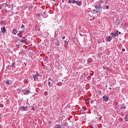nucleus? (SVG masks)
I'll use <instances>...</instances> for the list:
<instances>
[{
  "instance_id": "3",
  "label": "nucleus",
  "mask_w": 128,
  "mask_h": 128,
  "mask_svg": "<svg viewBox=\"0 0 128 128\" xmlns=\"http://www.w3.org/2000/svg\"><path fill=\"white\" fill-rule=\"evenodd\" d=\"M102 2H104L102 1H101L100 4L99 5H98V4L95 5L94 8L98 10H100V12H102V6L101 4H102Z\"/></svg>"
},
{
  "instance_id": "36",
  "label": "nucleus",
  "mask_w": 128,
  "mask_h": 128,
  "mask_svg": "<svg viewBox=\"0 0 128 128\" xmlns=\"http://www.w3.org/2000/svg\"><path fill=\"white\" fill-rule=\"evenodd\" d=\"M122 52H126V49L124 48H122Z\"/></svg>"
},
{
  "instance_id": "45",
  "label": "nucleus",
  "mask_w": 128,
  "mask_h": 128,
  "mask_svg": "<svg viewBox=\"0 0 128 128\" xmlns=\"http://www.w3.org/2000/svg\"><path fill=\"white\" fill-rule=\"evenodd\" d=\"M17 48H20V45L19 44L17 45Z\"/></svg>"
},
{
  "instance_id": "16",
  "label": "nucleus",
  "mask_w": 128,
  "mask_h": 128,
  "mask_svg": "<svg viewBox=\"0 0 128 128\" xmlns=\"http://www.w3.org/2000/svg\"><path fill=\"white\" fill-rule=\"evenodd\" d=\"M54 128H62V126L60 124H56L54 126Z\"/></svg>"
},
{
  "instance_id": "54",
  "label": "nucleus",
  "mask_w": 128,
  "mask_h": 128,
  "mask_svg": "<svg viewBox=\"0 0 128 128\" xmlns=\"http://www.w3.org/2000/svg\"><path fill=\"white\" fill-rule=\"evenodd\" d=\"M86 122V120H83V122Z\"/></svg>"
},
{
  "instance_id": "20",
  "label": "nucleus",
  "mask_w": 128,
  "mask_h": 128,
  "mask_svg": "<svg viewBox=\"0 0 128 128\" xmlns=\"http://www.w3.org/2000/svg\"><path fill=\"white\" fill-rule=\"evenodd\" d=\"M32 8H34V6H32V5L28 6L29 10H32Z\"/></svg>"
},
{
  "instance_id": "38",
  "label": "nucleus",
  "mask_w": 128,
  "mask_h": 128,
  "mask_svg": "<svg viewBox=\"0 0 128 128\" xmlns=\"http://www.w3.org/2000/svg\"><path fill=\"white\" fill-rule=\"evenodd\" d=\"M32 110H34V107H32Z\"/></svg>"
},
{
  "instance_id": "10",
  "label": "nucleus",
  "mask_w": 128,
  "mask_h": 128,
  "mask_svg": "<svg viewBox=\"0 0 128 128\" xmlns=\"http://www.w3.org/2000/svg\"><path fill=\"white\" fill-rule=\"evenodd\" d=\"M9 70H12V68H16V62H14L12 63V65L8 66Z\"/></svg>"
},
{
  "instance_id": "49",
  "label": "nucleus",
  "mask_w": 128,
  "mask_h": 128,
  "mask_svg": "<svg viewBox=\"0 0 128 128\" xmlns=\"http://www.w3.org/2000/svg\"><path fill=\"white\" fill-rule=\"evenodd\" d=\"M62 2H64V0H62Z\"/></svg>"
},
{
  "instance_id": "47",
  "label": "nucleus",
  "mask_w": 128,
  "mask_h": 128,
  "mask_svg": "<svg viewBox=\"0 0 128 128\" xmlns=\"http://www.w3.org/2000/svg\"><path fill=\"white\" fill-rule=\"evenodd\" d=\"M109 88V90H112V88H110V87H109V88Z\"/></svg>"
},
{
  "instance_id": "48",
  "label": "nucleus",
  "mask_w": 128,
  "mask_h": 128,
  "mask_svg": "<svg viewBox=\"0 0 128 128\" xmlns=\"http://www.w3.org/2000/svg\"><path fill=\"white\" fill-rule=\"evenodd\" d=\"M103 68H104V70H106V67L103 66Z\"/></svg>"
},
{
  "instance_id": "13",
  "label": "nucleus",
  "mask_w": 128,
  "mask_h": 128,
  "mask_svg": "<svg viewBox=\"0 0 128 128\" xmlns=\"http://www.w3.org/2000/svg\"><path fill=\"white\" fill-rule=\"evenodd\" d=\"M42 16L45 18H46L48 16V15L46 12H43L42 14Z\"/></svg>"
},
{
  "instance_id": "55",
  "label": "nucleus",
  "mask_w": 128,
  "mask_h": 128,
  "mask_svg": "<svg viewBox=\"0 0 128 128\" xmlns=\"http://www.w3.org/2000/svg\"><path fill=\"white\" fill-rule=\"evenodd\" d=\"M91 128H94V126H92Z\"/></svg>"
},
{
  "instance_id": "42",
  "label": "nucleus",
  "mask_w": 128,
  "mask_h": 128,
  "mask_svg": "<svg viewBox=\"0 0 128 128\" xmlns=\"http://www.w3.org/2000/svg\"><path fill=\"white\" fill-rule=\"evenodd\" d=\"M96 10H93V12H96Z\"/></svg>"
},
{
  "instance_id": "6",
  "label": "nucleus",
  "mask_w": 128,
  "mask_h": 128,
  "mask_svg": "<svg viewBox=\"0 0 128 128\" xmlns=\"http://www.w3.org/2000/svg\"><path fill=\"white\" fill-rule=\"evenodd\" d=\"M112 38L111 36H107L106 38V42H112Z\"/></svg>"
},
{
  "instance_id": "58",
  "label": "nucleus",
  "mask_w": 128,
  "mask_h": 128,
  "mask_svg": "<svg viewBox=\"0 0 128 128\" xmlns=\"http://www.w3.org/2000/svg\"><path fill=\"white\" fill-rule=\"evenodd\" d=\"M12 70H14V68H12Z\"/></svg>"
},
{
  "instance_id": "61",
  "label": "nucleus",
  "mask_w": 128,
  "mask_h": 128,
  "mask_svg": "<svg viewBox=\"0 0 128 128\" xmlns=\"http://www.w3.org/2000/svg\"><path fill=\"white\" fill-rule=\"evenodd\" d=\"M65 46H68V45H66V44H65Z\"/></svg>"
},
{
  "instance_id": "51",
  "label": "nucleus",
  "mask_w": 128,
  "mask_h": 128,
  "mask_svg": "<svg viewBox=\"0 0 128 128\" xmlns=\"http://www.w3.org/2000/svg\"><path fill=\"white\" fill-rule=\"evenodd\" d=\"M0 118H2V114H0Z\"/></svg>"
},
{
  "instance_id": "7",
  "label": "nucleus",
  "mask_w": 128,
  "mask_h": 128,
  "mask_svg": "<svg viewBox=\"0 0 128 128\" xmlns=\"http://www.w3.org/2000/svg\"><path fill=\"white\" fill-rule=\"evenodd\" d=\"M10 80H7L4 81V84H6V86H12V84L10 83Z\"/></svg>"
},
{
  "instance_id": "24",
  "label": "nucleus",
  "mask_w": 128,
  "mask_h": 128,
  "mask_svg": "<svg viewBox=\"0 0 128 128\" xmlns=\"http://www.w3.org/2000/svg\"><path fill=\"white\" fill-rule=\"evenodd\" d=\"M48 95V93L47 92H44V96H46Z\"/></svg>"
},
{
  "instance_id": "30",
  "label": "nucleus",
  "mask_w": 128,
  "mask_h": 128,
  "mask_svg": "<svg viewBox=\"0 0 128 128\" xmlns=\"http://www.w3.org/2000/svg\"><path fill=\"white\" fill-rule=\"evenodd\" d=\"M4 24V21L1 20V21L0 22V24Z\"/></svg>"
},
{
  "instance_id": "46",
  "label": "nucleus",
  "mask_w": 128,
  "mask_h": 128,
  "mask_svg": "<svg viewBox=\"0 0 128 128\" xmlns=\"http://www.w3.org/2000/svg\"><path fill=\"white\" fill-rule=\"evenodd\" d=\"M68 108H70V106H68Z\"/></svg>"
},
{
  "instance_id": "57",
  "label": "nucleus",
  "mask_w": 128,
  "mask_h": 128,
  "mask_svg": "<svg viewBox=\"0 0 128 128\" xmlns=\"http://www.w3.org/2000/svg\"><path fill=\"white\" fill-rule=\"evenodd\" d=\"M120 24V22H119V23L118 24L119 25Z\"/></svg>"
},
{
  "instance_id": "39",
  "label": "nucleus",
  "mask_w": 128,
  "mask_h": 128,
  "mask_svg": "<svg viewBox=\"0 0 128 128\" xmlns=\"http://www.w3.org/2000/svg\"><path fill=\"white\" fill-rule=\"evenodd\" d=\"M64 38H66V36H64L62 37V40H64Z\"/></svg>"
},
{
  "instance_id": "41",
  "label": "nucleus",
  "mask_w": 128,
  "mask_h": 128,
  "mask_svg": "<svg viewBox=\"0 0 128 128\" xmlns=\"http://www.w3.org/2000/svg\"><path fill=\"white\" fill-rule=\"evenodd\" d=\"M88 100H92V99L90 98H88Z\"/></svg>"
},
{
  "instance_id": "26",
  "label": "nucleus",
  "mask_w": 128,
  "mask_h": 128,
  "mask_svg": "<svg viewBox=\"0 0 128 128\" xmlns=\"http://www.w3.org/2000/svg\"><path fill=\"white\" fill-rule=\"evenodd\" d=\"M76 0H72V4H76Z\"/></svg>"
},
{
  "instance_id": "12",
  "label": "nucleus",
  "mask_w": 128,
  "mask_h": 128,
  "mask_svg": "<svg viewBox=\"0 0 128 128\" xmlns=\"http://www.w3.org/2000/svg\"><path fill=\"white\" fill-rule=\"evenodd\" d=\"M120 108L122 110H124L126 109V106L124 105V104H121Z\"/></svg>"
},
{
  "instance_id": "21",
  "label": "nucleus",
  "mask_w": 128,
  "mask_h": 128,
  "mask_svg": "<svg viewBox=\"0 0 128 128\" xmlns=\"http://www.w3.org/2000/svg\"><path fill=\"white\" fill-rule=\"evenodd\" d=\"M57 86H62V84L61 82H58L57 83Z\"/></svg>"
},
{
  "instance_id": "5",
  "label": "nucleus",
  "mask_w": 128,
  "mask_h": 128,
  "mask_svg": "<svg viewBox=\"0 0 128 128\" xmlns=\"http://www.w3.org/2000/svg\"><path fill=\"white\" fill-rule=\"evenodd\" d=\"M109 98L108 96L104 95L102 96V100L104 102H108Z\"/></svg>"
},
{
  "instance_id": "29",
  "label": "nucleus",
  "mask_w": 128,
  "mask_h": 128,
  "mask_svg": "<svg viewBox=\"0 0 128 128\" xmlns=\"http://www.w3.org/2000/svg\"><path fill=\"white\" fill-rule=\"evenodd\" d=\"M68 4H72V0H69L68 1Z\"/></svg>"
},
{
  "instance_id": "32",
  "label": "nucleus",
  "mask_w": 128,
  "mask_h": 128,
  "mask_svg": "<svg viewBox=\"0 0 128 128\" xmlns=\"http://www.w3.org/2000/svg\"><path fill=\"white\" fill-rule=\"evenodd\" d=\"M22 38H23V40H27L26 38L24 36H22Z\"/></svg>"
},
{
  "instance_id": "59",
  "label": "nucleus",
  "mask_w": 128,
  "mask_h": 128,
  "mask_svg": "<svg viewBox=\"0 0 128 128\" xmlns=\"http://www.w3.org/2000/svg\"><path fill=\"white\" fill-rule=\"evenodd\" d=\"M106 86V88H108V86Z\"/></svg>"
},
{
  "instance_id": "35",
  "label": "nucleus",
  "mask_w": 128,
  "mask_h": 128,
  "mask_svg": "<svg viewBox=\"0 0 128 128\" xmlns=\"http://www.w3.org/2000/svg\"><path fill=\"white\" fill-rule=\"evenodd\" d=\"M3 4H5V6H8V4H6V3H4Z\"/></svg>"
},
{
  "instance_id": "50",
  "label": "nucleus",
  "mask_w": 128,
  "mask_h": 128,
  "mask_svg": "<svg viewBox=\"0 0 128 128\" xmlns=\"http://www.w3.org/2000/svg\"><path fill=\"white\" fill-rule=\"evenodd\" d=\"M93 20H96V17H94Z\"/></svg>"
},
{
  "instance_id": "22",
  "label": "nucleus",
  "mask_w": 128,
  "mask_h": 128,
  "mask_svg": "<svg viewBox=\"0 0 128 128\" xmlns=\"http://www.w3.org/2000/svg\"><path fill=\"white\" fill-rule=\"evenodd\" d=\"M24 30H22V31H20V34H24Z\"/></svg>"
},
{
  "instance_id": "18",
  "label": "nucleus",
  "mask_w": 128,
  "mask_h": 128,
  "mask_svg": "<svg viewBox=\"0 0 128 128\" xmlns=\"http://www.w3.org/2000/svg\"><path fill=\"white\" fill-rule=\"evenodd\" d=\"M124 118L125 119V122H128V115H126Z\"/></svg>"
},
{
  "instance_id": "60",
  "label": "nucleus",
  "mask_w": 128,
  "mask_h": 128,
  "mask_svg": "<svg viewBox=\"0 0 128 128\" xmlns=\"http://www.w3.org/2000/svg\"><path fill=\"white\" fill-rule=\"evenodd\" d=\"M16 14H18V12H16Z\"/></svg>"
},
{
  "instance_id": "19",
  "label": "nucleus",
  "mask_w": 128,
  "mask_h": 128,
  "mask_svg": "<svg viewBox=\"0 0 128 128\" xmlns=\"http://www.w3.org/2000/svg\"><path fill=\"white\" fill-rule=\"evenodd\" d=\"M94 14H100V10H98V9H96Z\"/></svg>"
},
{
  "instance_id": "37",
  "label": "nucleus",
  "mask_w": 128,
  "mask_h": 128,
  "mask_svg": "<svg viewBox=\"0 0 128 128\" xmlns=\"http://www.w3.org/2000/svg\"><path fill=\"white\" fill-rule=\"evenodd\" d=\"M98 94H102V91L100 90L98 92Z\"/></svg>"
},
{
  "instance_id": "27",
  "label": "nucleus",
  "mask_w": 128,
  "mask_h": 128,
  "mask_svg": "<svg viewBox=\"0 0 128 128\" xmlns=\"http://www.w3.org/2000/svg\"><path fill=\"white\" fill-rule=\"evenodd\" d=\"M90 104H94V100H90Z\"/></svg>"
},
{
  "instance_id": "34",
  "label": "nucleus",
  "mask_w": 128,
  "mask_h": 128,
  "mask_svg": "<svg viewBox=\"0 0 128 128\" xmlns=\"http://www.w3.org/2000/svg\"><path fill=\"white\" fill-rule=\"evenodd\" d=\"M2 6L0 4V10H2Z\"/></svg>"
},
{
  "instance_id": "15",
  "label": "nucleus",
  "mask_w": 128,
  "mask_h": 128,
  "mask_svg": "<svg viewBox=\"0 0 128 128\" xmlns=\"http://www.w3.org/2000/svg\"><path fill=\"white\" fill-rule=\"evenodd\" d=\"M76 4H77L78 6H82V1H76Z\"/></svg>"
},
{
  "instance_id": "23",
  "label": "nucleus",
  "mask_w": 128,
  "mask_h": 128,
  "mask_svg": "<svg viewBox=\"0 0 128 128\" xmlns=\"http://www.w3.org/2000/svg\"><path fill=\"white\" fill-rule=\"evenodd\" d=\"M64 42H65V44H68V40H64Z\"/></svg>"
},
{
  "instance_id": "31",
  "label": "nucleus",
  "mask_w": 128,
  "mask_h": 128,
  "mask_svg": "<svg viewBox=\"0 0 128 128\" xmlns=\"http://www.w3.org/2000/svg\"><path fill=\"white\" fill-rule=\"evenodd\" d=\"M24 28V24H22V26H21V28Z\"/></svg>"
},
{
  "instance_id": "44",
  "label": "nucleus",
  "mask_w": 128,
  "mask_h": 128,
  "mask_svg": "<svg viewBox=\"0 0 128 128\" xmlns=\"http://www.w3.org/2000/svg\"><path fill=\"white\" fill-rule=\"evenodd\" d=\"M118 34H122V32H118Z\"/></svg>"
},
{
  "instance_id": "8",
  "label": "nucleus",
  "mask_w": 128,
  "mask_h": 128,
  "mask_svg": "<svg viewBox=\"0 0 128 128\" xmlns=\"http://www.w3.org/2000/svg\"><path fill=\"white\" fill-rule=\"evenodd\" d=\"M11 32L12 34H14V36H16V34H18V30H16V29H12Z\"/></svg>"
},
{
  "instance_id": "28",
  "label": "nucleus",
  "mask_w": 128,
  "mask_h": 128,
  "mask_svg": "<svg viewBox=\"0 0 128 128\" xmlns=\"http://www.w3.org/2000/svg\"><path fill=\"white\" fill-rule=\"evenodd\" d=\"M0 108H4V104H0Z\"/></svg>"
},
{
  "instance_id": "9",
  "label": "nucleus",
  "mask_w": 128,
  "mask_h": 128,
  "mask_svg": "<svg viewBox=\"0 0 128 128\" xmlns=\"http://www.w3.org/2000/svg\"><path fill=\"white\" fill-rule=\"evenodd\" d=\"M111 36H113L114 37L118 36V31L116 32H113L111 33Z\"/></svg>"
},
{
  "instance_id": "33",
  "label": "nucleus",
  "mask_w": 128,
  "mask_h": 128,
  "mask_svg": "<svg viewBox=\"0 0 128 128\" xmlns=\"http://www.w3.org/2000/svg\"><path fill=\"white\" fill-rule=\"evenodd\" d=\"M88 62H92V60L91 59H88Z\"/></svg>"
},
{
  "instance_id": "25",
  "label": "nucleus",
  "mask_w": 128,
  "mask_h": 128,
  "mask_svg": "<svg viewBox=\"0 0 128 128\" xmlns=\"http://www.w3.org/2000/svg\"><path fill=\"white\" fill-rule=\"evenodd\" d=\"M60 40H58L56 42V46H60Z\"/></svg>"
},
{
  "instance_id": "11",
  "label": "nucleus",
  "mask_w": 128,
  "mask_h": 128,
  "mask_svg": "<svg viewBox=\"0 0 128 128\" xmlns=\"http://www.w3.org/2000/svg\"><path fill=\"white\" fill-rule=\"evenodd\" d=\"M1 32H2V34H6V27H4V26L2 27L1 28Z\"/></svg>"
},
{
  "instance_id": "43",
  "label": "nucleus",
  "mask_w": 128,
  "mask_h": 128,
  "mask_svg": "<svg viewBox=\"0 0 128 128\" xmlns=\"http://www.w3.org/2000/svg\"><path fill=\"white\" fill-rule=\"evenodd\" d=\"M38 16H40V14H38Z\"/></svg>"
},
{
  "instance_id": "1",
  "label": "nucleus",
  "mask_w": 128,
  "mask_h": 128,
  "mask_svg": "<svg viewBox=\"0 0 128 128\" xmlns=\"http://www.w3.org/2000/svg\"><path fill=\"white\" fill-rule=\"evenodd\" d=\"M32 76L34 80H40V78H42V76L38 72H36V74H32Z\"/></svg>"
},
{
  "instance_id": "56",
  "label": "nucleus",
  "mask_w": 128,
  "mask_h": 128,
  "mask_svg": "<svg viewBox=\"0 0 128 128\" xmlns=\"http://www.w3.org/2000/svg\"><path fill=\"white\" fill-rule=\"evenodd\" d=\"M106 2H108L106 0Z\"/></svg>"
},
{
  "instance_id": "40",
  "label": "nucleus",
  "mask_w": 128,
  "mask_h": 128,
  "mask_svg": "<svg viewBox=\"0 0 128 128\" xmlns=\"http://www.w3.org/2000/svg\"><path fill=\"white\" fill-rule=\"evenodd\" d=\"M106 10H108V6H106Z\"/></svg>"
},
{
  "instance_id": "52",
  "label": "nucleus",
  "mask_w": 128,
  "mask_h": 128,
  "mask_svg": "<svg viewBox=\"0 0 128 128\" xmlns=\"http://www.w3.org/2000/svg\"><path fill=\"white\" fill-rule=\"evenodd\" d=\"M104 10H106V8L104 7L103 8Z\"/></svg>"
},
{
  "instance_id": "53",
  "label": "nucleus",
  "mask_w": 128,
  "mask_h": 128,
  "mask_svg": "<svg viewBox=\"0 0 128 128\" xmlns=\"http://www.w3.org/2000/svg\"><path fill=\"white\" fill-rule=\"evenodd\" d=\"M52 2H55V0H52Z\"/></svg>"
},
{
  "instance_id": "17",
  "label": "nucleus",
  "mask_w": 128,
  "mask_h": 128,
  "mask_svg": "<svg viewBox=\"0 0 128 128\" xmlns=\"http://www.w3.org/2000/svg\"><path fill=\"white\" fill-rule=\"evenodd\" d=\"M26 40H28V39H22L20 40V42H26Z\"/></svg>"
},
{
  "instance_id": "14",
  "label": "nucleus",
  "mask_w": 128,
  "mask_h": 128,
  "mask_svg": "<svg viewBox=\"0 0 128 128\" xmlns=\"http://www.w3.org/2000/svg\"><path fill=\"white\" fill-rule=\"evenodd\" d=\"M20 108L22 112H26V106L24 107V106H21Z\"/></svg>"
},
{
  "instance_id": "4",
  "label": "nucleus",
  "mask_w": 128,
  "mask_h": 128,
  "mask_svg": "<svg viewBox=\"0 0 128 128\" xmlns=\"http://www.w3.org/2000/svg\"><path fill=\"white\" fill-rule=\"evenodd\" d=\"M22 92L25 94V96H28V94H30V91L29 90H22Z\"/></svg>"
},
{
  "instance_id": "2",
  "label": "nucleus",
  "mask_w": 128,
  "mask_h": 128,
  "mask_svg": "<svg viewBox=\"0 0 128 128\" xmlns=\"http://www.w3.org/2000/svg\"><path fill=\"white\" fill-rule=\"evenodd\" d=\"M54 76H50V78L48 79V86L50 88H52V84H54Z\"/></svg>"
}]
</instances>
